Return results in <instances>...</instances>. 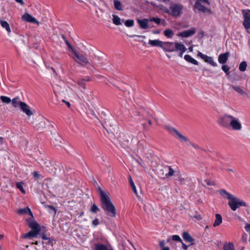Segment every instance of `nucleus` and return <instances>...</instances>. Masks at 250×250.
Wrapping results in <instances>:
<instances>
[{
    "label": "nucleus",
    "mask_w": 250,
    "mask_h": 250,
    "mask_svg": "<svg viewBox=\"0 0 250 250\" xmlns=\"http://www.w3.org/2000/svg\"><path fill=\"white\" fill-rule=\"evenodd\" d=\"M218 123L223 127L235 131H240L242 128V124L238 118L227 114L220 118Z\"/></svg>",
    "instance_id": "nucleus-1"
},
{
    "label": "nucleus",
    "mask_w": 250,
    "mask_h": 250,
    "mask_svg": "<svg viewBox=\"0 0 250 250\" xmlns=\"http://www.w3.org/2000/svg\"><path fill=\"white\" fill-rule=\"evenodd\" d=\"M99 193L102 208L104 211L111 213V216L115 217L116 215L115 207L111 202L109 197L100 189H99Z\"/></svg>",
    "instance_id": "nucleus-2"
},
{
    "label": "nucleus",
    "mask_w": 250,
    "mask_h": 250,
    "mask_svg": "<svg viewBox=\"0 0 250 250\" xmlns=\"http://www.w3.org/2000/svg\"><path fill=\"white\" fill-rule=\"evenodd\" d=\"M165 128L167 129L171 135H176L178 138L180 140L181 142H187V145H190L193 147L195 149L203 150L199 146L197 145L194 144L191 142L189 141L188 138L186 136L182 135L181 133H180L175 128L170 126V125H165Z\"/></svg>",
    "instance_id": "nucleus-3"
},
{
    "label": "nucleus",
    "mask_w": 250,
    "mask_h": 250,
    "mask_svg": "<svg viewBox=\"0 0 250 250\" xmlns=\"http://www.w3.org/2000/svg\"><path fill=\"white\" fill-rule=\"evenodd\" d=\"M184 6L181 4L170 2L169 15L177 18L179 17L182 13Z\"/></svg>",
    "instance_id": "nucleus-4"
},
{
    "label": "nucleus",
    "mask_w": 250,
    "mask_h": 250,
    "mask_svg": "<svg viewBox=\"0 0 250 250\" xmlns=\"http://www.w3.org/2000/svg\"><path fill=\"white\" fill-rule=\"evenodd\" d=\"M228 205L233 211L236 210L240 207L248 206L245 202L235 196L229 201Z\"/></svg>",
    "instance_id": "nucleus-5"
},
{
    "label": "nucleus",
    "mask_w": 250,
    "mask_h": 250,
    "mask_svg": "<svg viewBox=\"0 0 250 250\" xmlns=\"http://www.w3.org/2000/svg\"><path fill=\"white\" fill-rule=\"evenodd\" d=\"M179 44L178 42H163L162 48L165 52H173L175 51Z\"/></svg>",
    "instance_id": "nucleus-6"
},
{
    "label": "nucleus",
    "mask_w": 250,
    "mask_h": 250,
    "mask_svg": "<svg viewBox=\"0 0 250 250\" xmlns=\"http://www.w3.org/2000/svg\"><path fill=\"white\" fill-rule=\"evenodd\" d=\"M175 171L173 169L171 166H167L161 169L158 173L159 176L161 178H164V176L166 178H169L174 175Z\"/></svg>",
    "instance_id": "nucleus-7"
},
{
    "label": "nucleus",
    "mask_w": 250,
    "mask_h": 250,
    "mask_svg": "<svg viewBox=\"0 0 250 250\" xmlns=\"http://www.w3.org/2000/svg\"><path fill=\"white\" fill-rule=\"evenodd\" d=\"M242 13L244 16L243 25L246 29L250 28V10H243Z\"/></svg>",
    "instance_id": "nucleus-8"
},
{
    "label": "nucleus",
    "mask_w": 250,
    "mask_h": 250,
    "mask_svg": "<svg viewBox=\"0 0 250 250\" xmlns=\"http://www.w3.org/2000/svg\"><path fill=\"white\" fill-rule=\"evenodd\" d=\"M198 56L204 60V61L213 66H216L217 63L214 62L213 58L203 54L202 53L198 51Z\"/></svg>",
    "instance_id": "nucleus-9"
},
{
    "label": "nucleus",
    "mask_w": 250,
    "mask_h": 250,
    "mask_svg": "<svg viewBox=\"0 0 250 250\" xmlns=\"http://www.w3.org/2000/svg\"><path fill=\"white\" fill-rule=\"evenodd\" d=\"M196 32V29L194 27H192L188 30H185V31L180 32L178 34V36L179 37H183V38H188V37L195 34Z\"/></svg>",
    "instance_id": "nucleus-10"
},
{
    "label": "nucleus",
    "mask_w": 250,
    "mask_h": 250,
    "mask_svg": "<svg viewBox=\"0 0 250 250\" xmlns=\"http://www.w3.org/2000/svg\"><path fill=\"white\" fill-rule=\"evenodd\" d=\"M194 8L196 9L198 11L202 12L203 13H207L209 14H211L212 13L210 9L205 7L204 5H202L201 3L198 2H195L194 5Z\"/></svg>",
    "instance_id": "nucleus-11"
},
{
    "label": "nucleus",
    "mask_w": 250,
    "mask_h": 250,
    "mask_svg": "<svg viewBox=\"0 0 250 250\" xmlns=\"http://www.w3.org/2000/svg\"><path fill=\"white\" fill-rule=\"evenodd\" d=\"M47 123H48V121L47 119L42 116H39L38 118V123L36 124L37 129H42L45 128Z\"/></svg>",
    "instance_id": "nucleus-12"
},
{
    "label": "nucleus",
    "mask_w": 250,
    "mask_h": 250,
    "mask_svg": "<svg viewBox=\"0 0 250 250\" xmlns=\"http://www.w3.org/2000/svg\"><path fill=\"white\" fill-rule=\"evenodd\" d=\"M22 19L25 21L36 23L38 25L40 24L39 22L34 17L27 13L22 16Z\"/></svg>",
    "instance_id": "nucleus-13"
},
{
    "label": "nucleus",
    "mask_w": 250,
    "mask_h": 250,
    "mask_svg": "<svg viewBox=\"0 0 250 250\" xmlns=\"http://www.w3.org/2000/svg\"><path fill=\"white\" fill-rule=\"evenodd\" d=\"M21 104V106H20V108L21 110L23 113H24L27 116H28V117H30L31 115H33V112L30 110V108L28 105H27L24 102Z\"/></svg>",
    "instance_id": "nucleus-14"
},
{
    "label": "nucleus",
    "mask_w": 250,
    "mask_h": 250,
    "mask_svg": "<svg viewBox=\"0 0 250 250\" xmlns=\"http://www.w3.org/2000/svg\"><path fill=\"white\" fill-rule=\"evenodd\" d=\"M137 23L139 24L140 27L141 29H146L149 28L150 27L148 25V22L150 21V19H144L142 20L137 19Z\"/></svg>",
    "instance_id": "nucleus-15"
},
{
    "label": "nucleus",
    "mask_w": 250,
    "mask_h": 250,
    "mask_svg": "<svg viewBox=\"0 0 250 250\" xmlns=\"http://www.w3.org/2000/svg\"><path fill=\"white\" fill-rule=\"evenodd\" d=\"M73 54L76 56V57L79 60V62L76 61L78 63H80L81 65H82V62L84 64H88L89 62H88V59L85 58L83 54H80L76 53L75 51L73 50Z\"/></svg>",
    "instance_id": "nucleus-16"
},
{
    "label": "nucleus",
    "mask_w": 250,
    "mask_h": 250,
    "mask_svg": "<svg viewBox=\"0 0 250 250\" xmlns=\"http://www.w3.org/2000/svg\"><path fill=\"white\" fill-rule=\"evenodd\" d=\"M28 226L31 228V230L38 231L40 232L41 230V227L40 225L34 220H31L28 223Z\"/></svg>",
    "instance_id": "nucleus-17"
},
{
    "label": "nucleus",
    "mask_w": 250,
    "mask_h": 250,
    "mask_svg": "<svg viewBox=\"0 0 250 250\" xmlns=\"http://www.w3.org/2000/svg\"><path fill=\"white\" fill-rule=\"evenodd\" d=\"M229 53L227 52L225 53L221 54L218 56V62L220 63L224 64L228 60Z\"/></svg>",
    "instance_id": "nucleus-18"
},
{
    "label": "nucleus",
    "mask_w": 250,
    "mask_h": 250,
    "mask_svg": "<svg viewBox=\"0 0 250 250\" xmlns=\"http://www.w3.org/2000/svg\"><path fill=\"white\" fill-rule=\"evenodd\" d=\"M219 193L223 197L229 200V201L231 200V199H232L234 197V196L229 193L224 189H221L219 190Z\"/></svg>",
    "instance_id": "nucleus-19"
},
{
    "label": "nucleus",
    "mask_w": 250,
    "mask_h": 250,
    "mask_svg": "<svg viewBox=\"0 0 250 250\" xmlns=\"http://www.w3.org/2000/svg\"><path fill=\"white\" fill-rule=\"evenodd\" d=\"M187 48L183 44L180 43L177 46L175 51H179L178 56L182 58L183 54L186 51Z\"/></svg>",
    "instance_id": "nucleus-20"
},
{
    "label": "nucleus",
    "mask_w": 250,
    "mask_h": 250,
    "mask_svg": "<svg viewBox=\"0 0 250 250\" xmlns=\"http://www.w3.org/2000/svg\"><path fill=\"white\" fill-rule=\"evenodd\" d=\"M18 213L20 214L28 213V214L32 218H34L33 213L28 207H25L24 208L19 209L18 210Z\"/></svg>",
    "instance_id": "nucleus-21"
},
{
    "label": "nucleus",
    "mask_w": 250,
    "mask_h": 250,
    "mask_svg": "<svg viewBox=\"0 0 250 250\" xmlns=\"http://www.w3.org/2000/svg\"><path fill=\"white\" fill-rule=\"evenodd\" d=\"M163 42L159 40H149L148 41V44L152 46L160 47L162 48Z\"/></svg>",
    "instance_id": "nucleus-22"
},
{
    "label": "nucleus",
    "mask_w": 250,
    "mask_h": 250,
    "mask_svg": "<svg viewBox=\"0 0 250 250\" xmlns=\"http://www.w3.org/2000/svg\"><path fill=\"white\" fill-rule=\"evenodd\" d=\"M39 233L40 232H38V231L31 230L28 233L24 234L23 235V238L24 239H27L28 238L34 237H36Z\"/></svg>",
    "instance_id": "nucleus-23"
},
{
    "label": "nucleus",
    "mask_w": 250,
    "mask_h": 250,
    "mask_svg": "<svg viewBox=\"0 0 250 250\" xmlns=\"http://www.w3.org/2000/svg\"><path fill=\"white\" fill-rule=\"evenodd\" d=\"M182 236L185 241L191 243V245L192 244V242L194 241V239L188 232H183Z\"/></svg>",
    "instance_id": "nucleus-24"
},
{
    "label": "nucleus",
    "mask_w": 250,
    "mask_h": 250,
    "mask_svg": "<svg viewBox=\"0 0 250 250\" xmlns=\"http://www.w3.org/2000/svg\"><path fill=\"white\" fill-rule=\"evenodd\" d=\"M12 105L15 107L17 108L18 107H20L21 106V103H23V102L20 101L19 97H17L13 99L11 101Z\"/></svg>",
    "instance_id": "nucleus-25"
},
{
    "label": "nucleus",
    "mask_w": 250,
    "mask_h": 250,
    "mask_svg": "<svg viewBox=\"0 0 250 250\" xmlns=\"http://www.w3.org/2000/svg\"><path fill=\"white\" fill-rule=\"evenodd\" d=\"M231 87L237 92L240 95H243L246 94V92L243 90V87L239 85H231Z\"/></svg>",
    "instance_id": "nucleus-26"
},
{
    "label": "nucleus",
    "mask_w": 250,
    "mask_h": 250,
    "mask_svg": "<svg viewBox=\"0 0 250 250\" xmlns=\"http://www.w3.org/2000/svg\"><path fill=\"white\" fill-rule=\"evenodd\" d=\"M222 222V218L220 214H216L215 215V220L213 223V227H215L220 225Z\"/></svg>",
    "instance_id": "nucleus-27"
},
{
    "label": "nucleus",
    "mask_w": 250,
    "mask_h": 250,
    "mask_svg": "<svg viewBox=\"0 0 250 250\" xmlns=\"http://www.w3.org/2000/svg\"><path fill=\"white\" fill-rule=\"evenodd\" d=\"M184 59H185V60L186 61L190 62L191 63H192V64H193L194 65H198V62L196 60H195L193 58H192L189 55H185Z\"/></svg>",
    "instance_id": "nucleus-28"
},
{
    "label": "nucleus",
    "mask_w": 250,
    "mask_h": 250,
    "mask_svg": "<svg viewBox=\"0 0 250 250\" xmlns=\"http://www.w3.org/2000/svg\"><path fill=\"white\" fill-rule=\"evenodd\" d=\"M94 247L95 250H113L112 249L108 250L105 245L100 243L96 244Z\"/></svg>",
    "instance_id": "nucleus-29"
},
{
    "label": "nucleus",
    "mask_w": 250,
    "mask_h": 250,
    "mask_svg": "<svg viewBox=\"0 0 250 250\" xmlns=\"http://www.w3.org/2000/svg\"><path fill=\"white\" fill-rule=\"evenodd\" d=\"M0 23L3 28H5L8 33L11 32L9 24L6 21L0 20Z\"/></svg>",
    "instance_id": "nucleus-30"
},
{
    "label": "nucleus",
    "mask_w": 250,
    "mask_h": 250,
    "mask_svg": "<svg viewBox=\"0 0 250 250\" xmlns=\"http://www.w3.org/2000/svg\"><path fill=\"white\" fill-rule=\"evenodd\" d=\"M62 137L59 135H56L54 138V140L53 141V143L55 146H61L62 144Z\"/></svg>",
    "instance_id": "nucleus-31"
},
{
    "label": "nucleus",
    "mask_w": 250,
    "mask_h": 250,
    "mask_svg": "<svg viewBox=\"0 0 250 250\" xmlns=\"http://www.w3.org/2000/svg\"><path fill=\"white\" fill-rule=\"evenodd\" d=\"M114 5L116 9L119 11H122L123 10L122 4L120 1L114 0Z\"/></svg>",
    "instance_id": "nucleus-32"
},
{
    "label": "nucleus",
    "mask_w": 250,
    "mask_h": 250,
    "mask_svg": "<svg viewBox=\"0 0 250 250\" xmlns=\"http://www.w3.org/2000/svg\"><path fill=\"white\" fill-rule=\"evenodd\" d=\"M129 184L132 188V190L134 192V193L136 194V195L139 198V196L137 194V189H136V187L135 186V184L132 180V179L131 178V176H129Z\"/></svg>",
    "instance_id": "nucleus-33"
},
{
    "label": "nucleus",
    "mask_w": 250,
    "mask_h": 250,
    "mask_svg": "<svg viewBox=\"0 0 250 250\" xmlns=\"http://www.w3.org/2000/svg\"><path fill=\"white\" fill-rule=\"evenodd\" d=\"M164 35L168 38H171L174 35L173 31L169 29H167L164 31Z\"/></svg>",
    "instance_id": "nucleus-34"
},
{
    "label": "nucleus",
    "mask_w": 250,
    "mask_h": 250,
    "mask_svg": "<svg viewBox=\"0 0 250 250\" xmlns=\"http://www.w3.org/2000/svg\"><path fill=\"white\" fill-rule=\"evenodd\" d=\"M112 21L113 23L116 25H119L122 24L121 22V19L117 15H113Z\"/></svg>",
    "instance_id": "nucleus-35"
},
{
    "label": "nucleus",
    "mask_w": 250,
    "mask_h": 250,
    "mask_svg": "<svg viewBox=\"0 0 250 250\" xmlns=\"http://www.w3.org/2000/svg\"><path fill=\"white\" fill-rule=\"evenodd\" d=\"M247 66V62L245 61L242 62L239 64V69L240 71L244 72L246 70Z\"/></svg>",
    "instance_id": "nucleus-36"
},
{
    "label": "nucleus",
    "mask_w": 250,
    "mask_h": 250,
    "mask_svg": "<svg viewBox=\"0 0 250 250\" xmlns=\"http://www.w3.org/2000/svg\"><path fill=\"white\" fill-rule=\"evenodd\" d=\"M158 7L163 12H165V13L169 15V7L167 8V7H165L162 4H160L158 6Z\"/></svg>",
    "instance_id": "nucleus-37"
},
{
    "label": "nucleus",
    "mask_w": 250,
    "mask_h": 250,
    "mask_svg": "<svg viewBox=\"0 0 250 250\" xmlns=\"http://www.w3.org/2000/svg\"><path fill=\"white\" fill-rule=\"evenodd\" d=\"M0 99L3 103L6 104H9L12 101L10 98L5 96H1Z\"/></svg>",
    "instance_id": "nucleus-38"
},
{
    "label": "nucleus",
    "mask_w": 250,
    "mask_h": 250,
    "mask_svg": "<svg viewBox=\"0 0 250 250\" xmlns=\"http://www.w3.org/2000/svg\"><path fill=\"white\" fill-rule=\"evenodd\" d=\"M224 250H235L234 249V246L232 244L229 243L225 244L224 246Z\"/></svg>",
    "instance_id": "nucleus-39"
},
{
    "label": "nucleus",
    "mask_w": 250,
    "mask_h": 250,
    "mask_svg": "<svg viewBox=\"0 0 250 250\" xmlns=\"http://www.w3.org/2000/svg\"><path fill=\"white\" fill-rule=\"evenodd\" d=\"M134 22L133 20H127L125 22V25L128 27H132L134 25Z\"/></svg>",
    "instance_id": "nucleus-40"
},
{
    "label": "nucleus",
    "mask_w": 250,
    "mask_h": 250,
    "mask_svg": "<svg viewBox=\"0 0 250 250\" xmlns=\"http://www.w3.org/2000/svg\"><path fill=\"white\" fill-rule=\"evenodd\" d=\"M16 186H17V188H19L22 193H25V191L23 188V183L18 182L16 184Z\"/></svg>",
    "instance_id": "nucleus-41"
},
{
    "label": "nucleus",
    "mask_w": 250,
    "mask_h": 250,
    "mask_svg": "<svg viewBox=\"0 0 250 250\" xmlns=\"http://www.w3.org/2000/svg\"><path fill=\"white\" fill-rule=\"evenodd\" d=\"M159 245L162 250H169V248L168 247L165 246V241L164 240L160 241Z\"/></svg>",
    "instance_id": "nucleus-42"
},
{
    "label": "nucleus",
    "mask_w": 250,
    "mask_h": 250,
    "mask_svg": "<svg viewBox=\"0 0 250 250\" xmlns=\"http://www.w3.org/2000/svg\"><path fill=\"white\" fill-rule=\"evenodd\" d=\"M77 84L83 87L84 89H85V84L84 79L79 80L77 82Z\"/></svg>",
    "instance_id": "nucleus-43"
},
{
    "label": "nucleus",
    "mask_w": 250,
    "mask_h": 250,
    "mask_svg": "<svg viewBox=\"0 0 250 250\" xmlns=\"http://www.w3.org/2000/svg\"><path fill=\"white\" fill-rule=\"evenodd\" d=\"M62 39L63 40V41H64V42L66 43L67 47L71 49L73 51V50L72 47L71 45L70 44V43L67 40L65 36L64 35H62Z\"/></svg>",
    "instance_id": "nucleus-44"
},
{
    "label": "nucleus",
    "mask_w": 250,
    "mask_h": 250,
    "mask_svg": "<svg viewBox=\"0 0 250 250\" xmlns=\"http://www.w3.org/2000/svg\"><path fill=\"white\" fill-rule=\"evenodd\" d=\"M172 240L182 243V240L178 235H174L172 236Z\"/></svg>",
    "instance_id": "nucleus-45"
},
{
    "label": "nucleus",
    "mask_w": 250,
    "mask_h": 250,
    "mask_svg": "<svg viewBox=\"0 0 250 250\" xmlns=\"http://www.w3.org/2000/svg\"><path fill=\"white\" fill-rule=\"evenodd\" d=\"M222 69L227 75L229 74V67L227 65L223 64L222 66Z\"/></svg>",
    "instance_id": "nucleus-46"
},
{
    "label": "nucleus",
    "mask_w": 250,
    "mask_h": 250,
    "mask_svg": "<svg viewBox=\"0 0 250 250\" xmlns=\"http://www.w3.org/2000/svg\"><path fill=\"white\" fill-rule=\"evenodd\" d=\"M150 21H154L157 24H160L161 23V19L159 18H154L152 17L149 19Z\"/></svg>",
    "instance_id": "nucleus-47"
},
{
    "label": "nucleus",
    "mask_w": 250,
    "mask_h": 250,
    "mask_svg": "<svg viewBox=\"0 0 250 250\" xmlns=\"http://www.w3.org/2000/svg\"><path fill=\"white\" fill-rule=\"evenodd\" d=\"M99 208L95 204H93L90 209V211L94 213H96L99 211Z\"/></svg>",
    "instance_id": "nucleus-48"
},
{
    "label": "nucleus",
    "mask_w": 250,
    "mask_h": 250,
    "mask_svg": "<svg viewBox=\"0 0 250 250\" xmlns=\"http://www.w3.org/2000/svg\"><path fill=\"white\" fill-rule=\"evenodd\" d=\"M42 238L43 240H48V243L50 244H52V242L53 241V239L47 237L45 234H42Z\"/></svg>",
    "instance_id": "nucleus-49"
},
{
    "label": "nucleus",
    "mask_w": 250,
    "mask_h": 250,
    "mask_svg": "<svg viewBox=\"0 0 250 250\" xmlns=\"http://www.w3.org/2000/svg\"><path fill=\"white\" fill-rule=\"evenodd\" d=\"M181 184H185V178L179 176L177 179Z\"/></svg>",
    "instance_id": "nucleus-50"
},
{
    "label": "nucleus",
    "mask_w": 250,
    "mask_h": 250,
    "mask_svg": "<svg viewBox=\"0 0 250 250\" xmlns=\"http://www.w3.org/2000/svg\"><path fill=\"white\" fill-rule=\"evenodd\" d=\"M47 207H48V208H50V213H51V211H53V213L54 214H56L57 210H56V208H55L54 207L51 206H48Z\"/></svg>",
    "instance_id": "nucleus-51"
},
{
    "label": "nucleus",
    "mask_w": 250,
    "mask_h": 250,
    "mask_svg": "<svg viewBox=\"0 0 250 250\" xmlns=\"http://www.w3.org/2000/svg\"><path fill=\"white\" fill-rule=\"evenodd\" d=\"M245 229L246 231L249 232L250 234V223H246V226L245 227Z\"/></svg>",
    "instance_id": "nucleus-52"
},
{
    "label": "nucleus",
    "mask_w": 250,
    "mask_h": 250,
    "mask_svg": "<svg viewBox=\"0 0 250 250\" xmlns=\"http://www.w3.org/2000/svg\"><path fill=\"white\" fill-rule=\"evenodd\" d=\"M196 2H198L199 3L204 2L207 3L208 5L210 4V2L208 0H197Z\"/></svg>",
    "instance_id": "nucleus-53"
},
{
    "label": "nucleus",
    "mask_w": 250,
    "mask_h": 250,
    "mask_svg": "<svg viewBox=\"0 0 250 250\" xmlns=\"http://www.w3.org/2000/svg\"><path fill=\"white\" fill-rule=\"evenodd\" d=\"M99 224V220L97 218L95 219L92 221V224L94 226H96L98 225Z\"/></svg>",
    "instance_id": "nucleus-54"
},
{
    "label": "nucleus",
    "mask_w": 250,
    "mask_h": 250,
    "mask_svg": "<svg viewBox=\"0 0 250 250\" xmlns=\"http://www.w3.org/2000/svg\"><path fill=\"white\" fill-rule=\"evenodd\" d=\"M205 182L207 183V184L208 186H213L214 185V183L213 181L210 180H205Z\"/></svg>",
    "instance_id": "nucleus-55"
},
{
    "label": "nucleus",
    "mask_w": 250,
    "mask_h": 250,
    "mask_svg": "<svg viewBox=\"0 0 250 250\" xmlns=\"http://www.w3.org/2000/svg\"><path fill=\"white\" fill-rule=\"evenodd\" d=\"M33 176L35 178H39L41 175L37 171H34L33 173Z\"/></svg>",
    "instance_id": "nucleus-56"
},
{
    "label": "nucleus",
    "mask_w": 250,
    "mask_h": 250,
    "mask_svg": "<svg viewBox=\"0 0 250 250\" xmlns=\"http://www.w3.org/2000/svg\"><path fill=\"white\" fill-rule=\"evenodd\" d=\"M182 244V248L184 250H187L188 248V246L185 244L183 242L181 243Z\"/></svg>",
    "instance_id": "nucleus-57"
},
{
    "label": "nucleus",
    "mask_w": 250,
    "mask_h": 250,
    "mask_svg": "<svg viewBox=\"0 0 250 250\" xmlns=\"http://www.w3.org/2000/svg\"><path fill=\"white\" fill-rule=\"evenodd\" d=\"M15 1L21 5H23L24 4L23 1L22 0H15Z\"/></svg>",
    "instance_id": "nucleus-58"
},
{
    "label": "nucleus",
    "mask_w": 250,
    "mask_h": 250,
    "mask_svg": "<svg viewBox=\"0 0 250 250\" xmlns=\"http://www.w3.org/2000/svg\"><path fill=\"white\" fill-rule=\"evenodd\" d=\"M63 103H64L68 107H70V104L68 102H67L64 100H63L62 101Z\"/></svg>",
    "instance_id": "nucleus-59"
},
{
    "label": "nucleus",
    "mask_w": 250,
    "mask_h": 250,
    "mask_svg": "<svg viewBox=\"0 0 250 250\" xmlns=\"http://www.w3.org/2000/svg\"><path fill=\"white\" fill-rule=\"evenodd\" d=\"M161 1L165 2V3H169L170 4V2H172L170 0H160Z\"/></svg>",
    "instance_id": "nucleus-60"
},
{
    "label": "nucleus",
    "mask_w": 250,
    "mask_h": 250,
    "mask_svg": "<svg viewBox=\"0 0 250 250\" xmlns=\"http://www.w3.org/2000/svg\"><path fill=\"white\" fill-rule=\"evenodd\" d=\"M172 238H170V237H168L167 239V243H171V242H172Z\"/></svg>",
    "instance_id": "nucleus-61"
},
{
    "label": "nucleus",
    "mask_w": 250,
    "mask_h": 250,
    "mask_svg": "<svg viewBox=\"0 0 250 250\" xmlns=\"http://www.w3.org/2000/svg\"><path fill=\"white\" fill-rule=\"evenodd\" d=\"M4 138L2 137H0V144H2L3 143Z\"/></svg>",
    "instance_id": "nucleus-62"
},
{
    "label": "nucleus",
    "mask_w": 250,
    "mask_h": 250,
    "mask_svg": "<svg viewBox=\"0 0 250 250\" xmlns=\"http://www.w3.org/2000/svg\"><path fill=\"white\" fill-rule=\"evenodd\" d=\"M154 34H159L160 33V31L159 30H156L153 32Z\"/></svg>",
    "instance_id": "nucleus-63"
},
{
    "label": "nucleus",
    "mask_w": 250,
    "mask_h": 250,
    "mask_svg": "<svg viewBox=\"0 0 250 250\" xmlns=\"http://www.w3.org/2000/svg\"><path fill=\"white\" fill-rule=\"evenodd\" d=\"M188 49L190 51L192 52L193 51V47L192 46H190L189 48H188Z\"/></svg>",
    "instance_id": "nucleus-64"
}]
</instances>
